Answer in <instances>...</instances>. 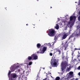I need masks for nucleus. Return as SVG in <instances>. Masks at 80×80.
<instances>
[{"label": "nucleus", "mask_w": 80, "mask_h": 80, "mask_svg": "<svg viewBox=\"0 0 80 80\" xmlns=\"http://www.w3.org/2000/svg\"><path fill=\"white\" fill-rule=\"evenodd\" d=\"M49 32H48V35L50 37H53L55 36V31L53 29H49Z\"/></svg>", "instance_id": "obj_1"}, {"label": "nucleus", "mask_w": 80, "mask_h": 80, "mask_svg": "<svg viewBox=\"0 0 80 80\" xmlns=\"http://www.w3.org/2000/svg\"><path fill=\"white\" fill-rule=\"evenodd\" d=\"M19 66H17L16 67L14 66H12L11 68H10V70H11V72H14L15 71V69H17Z\"/></svg>", "instance_id": "obj_2"}, {"label": "nucleus", "mask_w": 80, "mask_h": 80, "mask_svg": "<svg viewBox=\"0 0 80 80\" xmlns=\"http://www.w3.org/2000/svg\"><path fill=\"white\" fill-rule=\"evenodd\" d=\"M50 63L51 65H52V67H57L58 65H57V63L56 62H53L51 61Z\"/></svg>", "instance_id": "obj_3"}, {"label": "nucleus", "mask_w": 80, "mask_h": 80, "mask_svg": "<svg viewBox=\"0 0 80 80\" xmlns=\"http://www.w3.org/2000/svg\"><path fill=\"white\" fill-rule=\"evenodd\" d=\"M75 20H76V17L75 16H71L70 18V21H72L73 20L75 22Z\"/></svg>", "instance_id": "obj_4"}, {"label": "nucleus", "mask_w": 80, "mask_h": 80, "mask_svg": "<svg viewBox=\"0 0 80 80\" xmlns=\"http://www.w3.org/2000/svg\"><path fill=\"white\" fill-rule=\"evenodd\" d=\"M46 50H47V47H43L42 50H41L40 53H41L42 54L44 53Z\"/></svg>", "instance_id": "obj_5"}, {"label": "nucleus", "mask_w": 80, "mask_h": 80, "mask_svg": "<svg viewBox=\"0 0 80 80\" xmlns=\"http://www.w3.org/2000/svg\"><path fill=\"white\" fill-rule=\"evenodd\" d=\"M73 72H69V74L68 75V78H72L73 75Z\"/></svg>", "instance_id": "obj_6"}, {"label": "nucleus", "mask_w": 80, "mask_h": 80, "mask_svg": "<svg viewBox=\"0 0 80 80\" xmlns=\"http://www.w3.org/2000/svg\"><path fill=\"white\" fill-rule=\"evenodd\" d=\"M56 51V52L57 53H58V55H60L61 53V50H60V49H58V48H56L55 49Z\"/></svg>", "instance_id": "obj_7"}, {"label": "nucleus", "mask_w": 80, "mask_h": 80, "mask_svg": "<svg viewBox=\"0 0 80 80\" xmlns=\"http://www.w3.org/2000/svg\"><path fill=\"white\" fill-rule=\"evenodd\" d=\"M31 56L32 58H33L34 60H37V59L38 58V56L37 55H36V54H33Z\"/></svg>", "instance_id": "obj_8"}, {"label": "nucleus", "mask_w": 80, "mask_h": 80, "mask_svg": "<svg viewBox=\"0 0 80 80\" xmlns=\"http://www.w3.org/2000/svg\"><path fill=\"white\" fill-rule=\"evenodd\" d=\"M17 76V75L15 73H12L11 74V78H16Z\"/></svg>", "instance_id": "obj_9"}, {"label": "nucleus", "mask_w": 80, "mask_h": 80, "mask_svg": "<svg viewBox=\"0 0 80 80\" xmlns=\"http://www.w3.org/2000/svg\"><path fill=\"white\" fill-rule=\"evenodd\" d=\"M67 37V34H64L62 37V40H64V39H65Z\"/></svg>", "instance_id": "obj_10"}, {"label": "nucleus", "mask_w": 80, "mask_h": 80, "mask_svg": "<svg viewBox=\"0 0 80 80\" xmlns=\"http://www.w3.org/2000/svg\"><path fill=\"white\" fill-rule=\"evenodd\" d=\"M63 65H64V67H67V66H68V63H67V62L66 61L64 62L63 63Z\"/></svg>", "instance_id": "obj_11"}, {"label": "nucleus", "mask_w": 80, "mask_h": 80, "mask_svg": "<svg viewBox=\"0 0 80 80\" xmlns=\"http://www.w3.org/2000/svg\"><path fill=\"white\" fill-rule=\"evenodd\" d=\"M54 43L52 44V43L50 44H48V46H49L50 47H53V46H54Z\"/></svg>", "instance_id": "obj_12"}, {"label": "nucleus", "mask_w": 80, "mask_h": 80, "mask_svg": "<svg viewBox=\"0 0 80 80\" xmlns=\"http://www.w3.org/2000/svg\"><path fill=\"white\" fill-rule=\"evenodd\" d=\"M41 45H41L40 43H38L37 45L38 48H40Z\"/></svg>", "instance_id": "obj_13"}, {"label": "nucleus", "mask_w": 80, "mask_h": 80, "mask_svg": "<svg viewBox=\"0 0 80 80\" xmlns=\"http://www.w3.org/2000/svg\"><path fill=\"white\" fill-rule=\"evenodd\" d=\"M70 31H71L70 30L69 31V32L66 33L65 34H66L67 36H68V35H69L70 34Z\"/></svg>", "instance_id": "obj_14"}, {"label": "nucleus", "mask_w": 80, "mask_h": 80, "mask_svg": "<svg viewBox=\"0 0 80 80\" xmlns=\"http://www.w3.org/2000/svg\"><path fill=\"white\" fill-rule=\"evenodd\" d=\"M80 57V53H79L77 56V58H78V61H79V62H80V59H79L78 58H79Z\"/></svg>", "instance_id": "obj_15"}, {"label": "nucleus", "mask_w": 80, "mask_h": 80, "mask_svg": "<svg viewBox=\"0 0 80 80\" xmlns=\"http://www.w3.org/2000/svg\"><path fill=\"white\" fill-rule=\"evenodd\" d=\"M28 58L29 60H30L32 59V57L28 56Z\"/></svg>", "instance_id": "obj_16"}, {"label": "nucleus", "mask_w": 80, "mask_h": 80, "mask_svg": "<svg viewBox=\"0 0 80 80\" xmlns=\"http://www.w3.org/2000/svg\"><path fill=\"white\" fill-rule=\"evenodd\" d=\"M66 68V67L65 66L62 67V71H63V70H65Z\"/></svg>", "instance_id": "obj_17"}, {"label": "nucleus", "mask_w": 80, "mask_h": 80, "mask_svg": "<svg viewBox=\"0 0 80 80\" xmlns=\"http://www.w3.org/2000/svg\"><path fill=\"white\" fill-rule=\"evenodd\" d=\"M56 29L58 30L59 28V26L58 24H57L56 26L55 27Z\"/></svg>", "instance_id": "obj_18"}, {"label": "nucleus", "mask_w": 80, "mask_h": 80, "mask_svg": "<svg viewBox=\"0 0 80 80\" xmlns=\"http://www.w3.org/2000/svg\"><path fill=\"white\" fill-rule=\"evenodd\" d=\"M60 79V78L59 77H57L56 78L55 80H59Z\"/></svg>", "instance_id": "obj_19"}, {"label": "nucleus", "mask_w": 80, "mask_h": 80, "mask_svg": "<svg viewBox=\"0 0 80 80\" xmlns=\"http://www.w3.org/2000/svg\"><path fill=\"white\" fill-rule=\"evenodd\" d=\"M67 71V72H69V71H70V68H67V69H66Z\"/></svg>", "instance_id": "obj_20"}, {"label": "nucleus", "mask_w": 80, "mask_h": 80, "mask_svg": "<svg viewBox=\"0 0 80 80\" xmlns=\"http://www.w3.org/2000/svg\"><path fill=\"white\" fill-rule=\"evenodd\" d=\"M78 20L79 22H80V15L78 17Z\"/></svg>", "instance_id": "obj_21"}, {"label": "nucleus", "mask_w": 80, "mask_h": 80, "mask_svg": "<svg viewBox=\"0 0 80 80\" xmlns=\"http://www.w3.org/2000/svg\"><path fill=\"white\" fill-rule=\"evenodd\" d=\"M79 32H78V33H77V35H80V29H79Z\"/></svg>", "instance_id": "obj_22"}, {"label": "nucleus", "mask_w": 80, "mask_h": 80, "mask_svg": "<svg viewBox=\"0 0 80 80\" xmlns=\"http://www.w3.org/2000/svg\"><path fill=\"white\" fill-rule=\"evenodd\" d=\"M70 24H71V22H68V25H70Z\"/></svg>", "instance_id": "obj_23"}, {"label": "nucleus", "mask_w": 80, "mask_h": 80, "mask_svg": "<svg viewBox=\"0 0 80 80\" xmlns=\"http://www.w3.org/2000/svg\"><path fill=\"white\" fill-rule=\"evenodd\" d=\"M10 73H11V71H10V70L9 71V72L8 73V75H10Z\"/></svg>", "instance_id": "obj_24"}, {"label": "nucleus", "mask_w": 80, "mask_h": 80, "mask_svg": "<svg viewBox=\"0 0 80 80\" xmlns=\"http://www.w3.org/2000/svg\"><path fill=\"white\" fill-rule=\"evenodd\" d=\"M32 64V62H30L29 63V65H31Z\"/></svg>", "instance_id": "obj_25"}, {"label": "nucleus", "mask_w": 80, "mask_h": 80, "mask_svg": "<svg viewBox=\"0 0 80 80\" xmlns=\"http://www.w3.org/2000/svg\"><path fill=\"white\" fill-rule=\"evenodd\" d=\"M62 80H66V78H65L63 77L62 78Z\"/></svg>", "instance_id": "obj_26"}, {"label": "nucleus", "mask_w": 80, "mask_h": 80, "mask_svg": "<svg viewBox=\"0 0 80 80\" xmlns=\"http://www.w3.org/2000/svg\"><path fill=\"white\" fill-rule=\"evenodd\" d=\"M50 56H52V55H53V54H52V53H50Z\"/></svg>", "instance_id": "obj_27"}, {"label": "nucleus", "mask_w": 80, "mask_h": 80, "mask_svg": "<svg viewBox=\"0 0 80 80\" xmlns=\"http://www.w3.org/2000/svg\"><path fill=\"white\" fill-rule=\"evenodd\" d=\"M78 5H80V0H79Z\"/></svg>", "instance_id": "obj_28"}, {"label": "nucleus", "mask_w": 80, "mask_h": 80, "mask_svg": "<svg viewBox=\"0 0 80 80\" xmlns=\"http://www.w3.org/2000/svg\"><path fill=\"white\" fill-rule=\"evenodd\" d=\"M72 36H73V34H72V36H70V37L69 38V39H70V38H71Z\"/></svg>", "instance_id": "obj_29"}, {"label": "nucleus", "mask_w": 80, "mask_h": 80, "mask_svg": "<svg viewBox=\"0 0 80 80\" xmlns=\"http://www.w3.org/2000/svg\"><path fill=\"white\" fill-rule=\"evenodd\" d=\"M54 40L56 41L57 40V38H56V36H55L54 37Z\"/></svg>", "instance_id": "obj_30"}, {"label": "nucleus", "mask_w": 80, "mask_h": 80, "mask_svg": "<svg viewBox=\"0 0 80 80\" xmlns=\"http://www.w3.org/2000/svg\"><path fill=\"white\" fill-rule=\"evenodd\" d=\"M78 70H80V66H79L78 67Z\"/></svg>", "instance_id": "obj_31"}, {"label": "nucleus", "mask_w": 80, "mask_h": 80, "mask_svg": "<svg viewBox=\"0 0 80 80\" xmlns=\"http://www.w3.org/2000/svg\"><path fill=\"white\" fill-rule=\"evenodd\" d=\"M67 46L66 47H65V49H64V50H67Z\"/></svg>", "instance_id": "obj_32"}, {"label": "nucleus", "mask_w": 80, "mask_h": 80, "mask_svg": "<svg viewBox=\"0 0 80 80\" xmlns=\"http://www.w3.org/2000/svg\"><path fill=\"white\" fill-rule=\"evenodd\" d=\"M13 78H13L11 77V80H14V79H13Z\"/></svg>", "instance_id": "obj_33"}, {"label": "nucleus", "mask_w": 80, "mask_h": 80, "mask_svg": "<svg viewBox=\"0 0 80 80\" xmlns=\"http://www.w3.org/2000/svg\"><path fill=\"white\" fill-rule=\"evenodd\" d=\"M78 75L79 76H80V72H79L78 73Z\"/></svg>", "instance_id": "obj_34"}, {"label": "nucleus", "mask_w": 80, "mask_h": 80, "mask_svg": "<svg viewBox=\"0 0 80 80\" xmlns=\"http://www.w3.org/2000/svg\"><path fill=\"white\" fill-rule=\"evenodd\" d=\"M62 57L63 58H65V56H62Z\"/></svg>", "instance_id": "obj_35"}, {"label": "nucleus", "mask_w": 80, "mask_h": 80, "mask_svg": "<svg viewBox=\"0 0 80 80\" xmlns=\"http://www.w3.org/2000/svg\"><path fill=\"white\" fill-rule=\"evenodd\" d=\"M78 13H79V15H80V11H79V12H78Z\"/></svg>", "instance_id": "obj_36"}, {"label": "nucleus", "mask_w": 80, "mask_h": 80, "mask_svg": "<svg viewBox=\"0 0 80 80\" xmlns=\"http://www.w3.org/2000/svg\"><path fill=\"white\" fill-rule=\"evenodd\" d=\"M18 72H20V69L18 70Z\"/></svg>", "instance_id": "obj_37"}, {"label": "nucleus", "mask_w": 80, "mask_h": 80, "mask_svg": "<svg viewBox=\"0 0 80 80\" xmlns=\"http://www.w3.org/2000/svg\"><path fill=\"white\" fill-rule=\"evenodd\" d=\"M75 80H78V78H76L75 79Z\"/></svg>", "instance_id": "obj_38"}, {"label": "nucleus", "mask_w": 80, "mask_h": 80, "mask_svg": "<svg viewBox=\"0 0 80 80\" xmlns=\"http://www.w3.org/2000/svg\"><path fill=\"white\" fill-rule=\"evenodd\" d=\"M49 74H50V75H52V73H49Z\"/></svg>", "instance_id": "obj_39"}, {"label": "nucleus", "mask_w": 80, "mask_h": 80, "mask_svg": "<svg viewBox=\"0 0 80 80\" xmlns=\"http://www.w3.org/2000/svg\"><path fill=\"white\" fill-rule=\"evenodd\" d=\"M50 8H52V6H51Z\"/></svg>", "instance_id": "obj_40"}, {"label": "nucleus", "mask_w": 80, "mask_h": 80, "mask_svg": "<svg viewBox=\"0 0 80 80\" xmlns=\"http://www.w3.org/2000/svg\"><path fill=\"white\" fill-rule=\"evenodd\" d=\"M75 3H77V2H75Z\"/></svg>", "instance_id": "obj_41"}, {"label": "nucleus", "mask_w": 80, "mask_h": 80, "mask_svg": "<svg viewBox=\"0 0 80 80\" xmlns=\"http://www.w3.org/2000/svg\"><path fill=\"white\" fill-rule=\"evenodd\" d=\"M67 42H68L67 41V42H66V43H67Z\"/></svg>", "instance_id": "obj_42"}, {"label": "nucleus", "mask_w": 80, "mask_h": 80, "mask_svg": "<svg viewBox=\"0 0 80 80\" xmlns=\"http://www.w3.org/2000/svg\"><path fill=\"white\" fill-rule=\"evenodd\" d=\"M75 50H77V48H75Z\"/></svg>", "instance_id": "obj_43"}, {"label": "nucleus", "mask_w": 80, "mask_h": 80, "mask_svg": "<svg viewBox=\"0 0 80 80\" xmlns=\"http://www.w3.org/2000/svg\"><path fill=\"white\" fill-rule=\"evenodd\" d=\"M28 24H26V25H27H27H28Z\"/></svg>", "instance_id": "obj_44"}, {"label": "nucleus", "mask_w": 80, "mask_h": 80, "mask_svg": "<svg viewBox=\"0 0 80 80\" xmlns=\"http://www.w3.org/2000/svg\"><path fill=\"white\" fill-rule=\"evenodd\" d=\"M20 77H19V78H20Z\"/></svg>", "instance_id": "obj_45"}, {"label": "nucleus", "mask_w": 80, "mask_h": 80, "mask_svg": "<svg viewBox=\"0 0 80 80\" xmlns=\"http://www.w3.org/2000/svg\"><path fill=\"white\" fill-rule=\"evenodd\" d=\"M37 1H38V0H37Z\"/></svg>", "instance_id": "obj_46"}, {"label": "nucleus", "mask_w": 80, "mask_h": 80, "mask_svg": "<svg viewBox=\"0 0 80 80\" xmlns=\"http://www.w3.org/2000/svg\"><path fill=\"white\" fill-rule=\"evenodd\" d=\"M43 69H45V68H43Z\"/></svg>", "instance_id": "obj_47"}, {"label": "nucleus", "mask_w": 80, "mask_h": 80, "mask_svg": "<svg viewBox=\"0 0 80 80\" xmlns=\"http://www.w3.org/2000/svg\"><path fill=\"white\" fill-rule=\"evenodd\" d=\"M51 76V77H52V76Z\"/></svg>", "instance_id": "obj_48"}, {"label": "nucleus", "mask_w": 80, "mask_h": 80, "mask_svg": "<svg viewBox=\"0 0 80 80\" xmlns=\"http://www.w3.org/2000/svg\"><path fill=\"white\" fill-rule=\"evenodd\" d=\"M51 60H52V59H51Z\"/></svg>", "instance_id": "obj_49"}]
</instances>
